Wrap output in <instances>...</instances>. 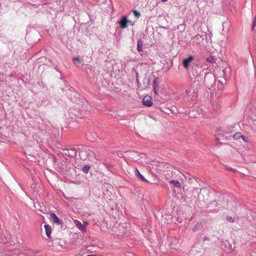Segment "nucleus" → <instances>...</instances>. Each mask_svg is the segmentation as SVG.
<instances>
[{"label": "nucleus", "mask_w": 256, "mask_h": 256, "mask_svg": "<svg viewBox=\"0 0 256 256\" xmlns=\"http://www.w3.org/2000/svg\"><path fill=\"white\" fill-rule=\"evenodd\" d=\"M98 2L101 6V9L104 11V14L110 15L112 14V8L110 0H98Z\"/></svg>", "instance_id": "obj_1"}, {"label": "nucleus", "mask_w": 256, "mask_h": 256, "mask_svg": "<svg viewBox=\"0 0 256 256\" xmlns=\"http://www.w3.org/2000/svg\"><path fill=\"white\" fill-rule=\"evenodd\" d=\"M74 222L76 226L81 231V232H86V227L88 224V222H84L83 224L77 220H74Z\"/></svg>", "instance_id": "obj_2"}, {"label": "nucleus", "mask_w": 256, "mask_h": 256, "mask_svg": "<svg viewBox=\"0 0 256 256\" xmlns=\"http://www.w3.org/2000/svg\"><path fill=\"white\" fill-rule=\"evenodd\" d=\"M120 27L122 28H124L128 27L130 25H133L132 21L128 20L127 17H123L122 20L119 22Z\"/></svg>", "instance_id": "obj_3"}, {"label": "nucleus", "mask_w": 256, "mask_h": 256, "mask_svg": "<svg viewBox=\"0 0 256 256\" xmlns=\"http://www.w3.org/2000/svg\"><path fill=\"white\" fill-rule=\"evenodd\" d=\"M194 60L193 56H190L187 58H184L183 60L182 64L184 67L186 69H188L190 68V64Z\"/></svg>", "instance_id": "obj_4"}, {"label": "nucleus", "mask_w": 256, "mask_h": 256, "mask_svg": "<svg viewBox=\"0 0 256 256\" xmlns=\"http://www.w3.org/2000/svg\"><path fill=\"white\" fill-rule=\"evenodd\" d=\"M204 38L200 34H197L193 38V42L196 44L200 46L203 44Z\"/></svg>", "instance_id": "obj_5"}, {"label": "nucleus", "mask_w": 256, "mask_h": 256, "mask_svg": "<svg viewBox=\"0 0 256 256\" xmlns=\"http://www.w3.org/2000/svg\"><path fill=\"white\" fill-rule=\"evenodd\" d=\"M142 104L147 106H151L152 102V98L150 96H146L142 98Z\"/></svg>", "instance_id": "obj_6"}, {"label": "nucleus", "mask_w": 256, "mask_h": 256, "mask_svg": "<svg viewBox=\"0 0 256 256\" xmlns=\"http://www.w3.org/2000/svg\"><path fill=\"white\" fill-rule=\"evenodd\" d=\"M138 157L140 158H138L136 160L142 166L146 165V155L144 154H141Z\"/></svg>", "instance_id": "obj_7"}, {"label": "nucleus", "mask_w": 256, "mask_h": 256, "mask_svg": "<svg viewBox=\"0 0 256 256\" xmlns=\"http://www.w3.org/2000/svg\"><path fill=\"white\" fill-rule=\"evenodd\" d=\"M44 228L45 229L46 234L48 238H50V234L52 232V228L48 224H44Z\"/></svg>", "instance_id": "obj_8"}, {"label": "nucleus", "mask_w": 256, "mask_h": 256, "mask_svg": "<svg viewBox=\"0 0 256 256\" xmlns=\"http://www.w3.org/2000/svg\"><path fill=\"white\" fill-rule=\"evenodd\" d=\"M234 138L236 140H240L242 138L244 142H248V140L246 138L242 135L240 132H237L234 136Z\"/></svg>", "instance_id": "obj_9"}, {"label": "nucleus", "mask_w": 256, "mask_h": 256, "mask_svg": "<svg viewBox=\"0 0 256 256\" xmlns=\"http://www.w3.org/2000/svg\"><path fill=\"white\" fill-rule=\"evenodd\" d=\"M50 218H52L54 222L58 224H61L60 219L54 213L50 214Z\"/></svg>", "instance_id": "obj_10"}, {"label": "nucleus", "mask_w": 256, "mask_h": 256, "mask_svg": "<svg viewBox=\"0 0 256 256\" xmlns=\"http://www.w3.org/2000/svg\"><path fill=\"white\" fill-rule=\"evenodd\" d=\"M150 80L147 76H144L143 80V88H146L150 85Z\"/></svg>", "instance_id": "obj_11"}, {"label": "nucleus", "mask_w": 256, "mask_h": 256, "mask_svg": "<svg viewBox=\"0 0 256 256\" xmlns=\"http://www.w3.org/2000/svg\"><path fill=\"white\" fill-rule=\"evenodd\" d=\"M170 184H172L174 187H176L178 188H181V184H180V182L178 180H171L170 181Z\"/></svg>", "instance_id": "obj_12"}, {"label": "nucleus", "mask_w": 256, "mask_h": 256, "mask_svg": "<svg viewBox=\"0 0 256 256\" xmlns=\"http://www.w3.org/2000/svg\"><path fill=\"white\" fill-rule=\"evenodd\" d=\"M142 47H143V42L138 40V44H137V50L138 52H140L142 51Z\"/></svg>", "instance_id": "obj_13"}, {"label": "nucleus", "mask_w": 256, "mask_h": 256, "mask_svg": "<svg viewBox=\"0 0 256 256\" xmlns=\"http://www.w3.org/2000/svg\"><path fill=\"white\" fill-rule=\"evenodd\" d=\"M72 60L76 66H80L82 64V61L80 60V58L78 57H74L73 58Z\"/></svg>", "instance_id": "obj_14"}, {"label": "nucleus", "mask_w": 256, "mask_h": 256, "mask_svg": "<svg viewBox=\"0 0 256 256\" xmlns=\"http://www.w3.org/2000/svg\"><path fill=\"white\" fill-rule=\"evenodd\" d=\"M90 167L89 166H84L82 168V171L84 172L87 174L88 172V171L90 170Z\"/></svg>", "instance_id": "obj_15"}, {"label": "nucleus", "mask_w": 256, "mask_h": 256, "mask_svg": "<svg viewBox=\"0 0 256 256\" xmlns=\"http://www.w3.org/2000/svg\"><path fill=\"white\" fill-rule=\"evenodd\" d=\"M256 17H254L252 20V30H254V29L256 27Z\"/></svg>", "instance_id": "obj_16"}, {"label": "nucleus", "mask_w": 256, "mask_h": 256, "mask_svg": "<svg viewBox=\"0 0 256 256\" xmlns=\"http://www.w3.org/2000/svg\"><path fill=\"white\" fill-rule=\"evenodd\" d=\"M141 174L140 173V172H139L138 170V169L137 168H135V175L138 178L140 175Z\"/></svg>", "instance_id": "obj_17"}, {"label": "nucleus", "mask_w": 256, "mask_h": 256, "mask_svg": "<svg viewBox=\"0 0 256 256\" xmlns=\"http://www.w3.org/2000/svg\"><path fill=\"white\" fill-rule=\"evenodd\" d=\"M138 178L140 179L141 180L144 182H148V181L144 177V176L141 174Z\"/></svg>", "instance_id": "obj_18"}, {"label": "nucleus", "mask_w": 256, "mask_h": 256, "mask_svg": "<svg viewBox=\"0 0 256 256\" xmlns=\"http://www.w3.org/2000/svg\"><path fill=\"white\" fill-rule=\"evenodd\" d=\"M155 82H156V80H154L153 82V89H154V93L156 94H158L156 88V86H155Z\"/></svg>", "instance_id": "obj_19"}, {"label": "nucleus", "mask_w": 256, "mask_h": 256, "mask_svg": "<svg viewBox=\"0 0 256 256\" xmlns=\"http://www.w3.org/2000/svg\"><path fill=\"white\" fill-rule=\"evenodd\" d=\"M132 12L134 14V16H140V12L136 10H132Z\"/></svg>", "instance_id": "obj_20"}, {"label": "nucleus", "mask_w": 256, "mask_h": 256, "mask_svg": "<svg viewBox=\"0 0 256 256\" xmlns=\"http://www.w3.org/2000/svg\"><path fill=\"white\" fill-rule=\"evenodd\" d=\"M227 220L230 222H234V220L231 217H227Z\"/></svg>", "instance_id": "obj_21"}, {"label": "nucleus", "mask_w": 256, "mask_h": 256, "mask_svg": "<svg viewBox=\"0 0 256 256\" xmlns=\"http://www.w3.org/2000/svg\"><path fill=\"white\" fill-rule=\"evenodd\" d=\"M207 61L210 62H212V58H207Z\"/></svg>", "instance_id": "obj_22"}, {"label": "nucleus", "mask_w": 256, "mask_h": 256, "mask_svg": "<svg viewBox=\"0 0 256 256\" xmlns=\"http://www.w3.org/2000/svg\"><path fill=\"white\" fill-rule=\"evenodd\" d=\"M156 78H155L154 80H156ZM155 86H156V87H158V84H157L156 82H155Z\"/></svg>", "instance_id": "obj_23"}, {"label": "nucleus", "mask_w": 256, "mask_h": 256, "mask_svg": "<svg viewBox=\"0 0 256 256\" xmlns=\"http://www.w3.org/2000/svg\"><path fill=\"white\" fill-rule=\"evenodd\" d=\"M162 2H166L168 0H161Z\"/></svg>", "instance_id": "obj_24"}]
</instances>
